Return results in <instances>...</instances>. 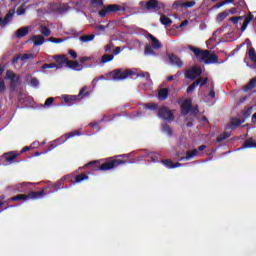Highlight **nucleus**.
<instances>
[{
    "label": "nucleus",
    "instance_id": "obj_1",
    "mask_svg": "<svg viewBox=\"0 0 256 256\" xmlns=\"http://www.w3.org/2000/svg\"><path fill=\"white\" fill-rule=\"evenodd\" d=\"M133 75L141 78L140 87L143 89V91H151V89H153V81L151 80L149 72H140L136 74L135 70L133 69H116L108 73L107 77L110 79V81H125L127 77H131Z\"/></svg>",
    "mask_w": 256,
    "mask_h": 256
},
{
    "label": "nucleus",
    "instance_id": "obj_2",
    "mask_svg": "<svg viewBox=\"0 0 256 256\" xmlns=\"http://www.w3.org/2000/svg\"><path fill=\"white\" fill-rule=\"evenodd\" d=\"M135 153H137V152H131L128 154L114 156L113 158H110L109 161H107L104 164H102L101 166H99L96 169V171H111V170L119 167V165H125L128 162L125 160H119V158L130 159V157H133V155H135Z\"/></svg>",
    "mask_w": 256,
    "mask_h": 256
},
{
    "label": "nucleus",
    "instance_id": "obj_3",
    "mask_svg": "<svg viewBox=\"0 0 256 256\" xmlns=\"http://www.w3.org/2000/svg\"><path fill=\"white\" fill-rule=\"evenodd\" d=\"M129 6L127 4H123L122 6L119 4H109L106 6H103L102 10L98 12L99 17H107L108 15H111L113 13H117L118 11H128Z\"/></svg>",
    "mask_w": 256,
    "mask_h": 256
},
{
    "label": "nucleus",
    "instance_id": "obj_4",
    "mask_svg": "<svg viewBox=\"0 0 256 256\" xmlns=\"http://www.w3.org/2000/svg\"><path fill=\"white\" fill-rule=\"evenodd\" d=\"M47 193L45 191L40 192H30L28 195L25 194H19L17 196H14L9 199V201H29V199L37 200V199H43Z\"/></svg>",
    "mask_w": 256,
    "mask_h": 256
},
{
    "label": "nucleus",
    "instance_id": "obj_5",
    "mask_svg": "<svg viewBox=\"0 0 256 256\" xmlns=\"http://www.w3.org/2000/svg\"><path fill=\"white\" fill-rule=\"evenodd\" d=\"M88 95H90V92L87 91V87L85 86L80 90L78 95H62V99L65 101V103L73 105V102L81 101V99L88 97Z\"/></svg>",
    "mask_w": 256,
    "mask_h": 256
},
{
    "label": "nucleus",
    "instance_id": "obj_6",
    "mask_svg": "<svg viewBox=\"0 0 256 256\" xmlns=\"http://www.w3.org/2000/svg\"><path fill=\"white\" fill-rule=\"evenodd\" d=\"M188 49L194 53L195 57L200 61L201 63H206L207 57H209V51L208 50H201L199 48H196L194 46H188Z\"/></svg>",
    "mask_w": 256,
    "mask_h": 256
},
{
    "label": "nucleus",
    "instance_id": "obj_7",
    "mask_svg": "<svg viewBox=\"0 0 256 256\" xmlns=\"http://www.w3.org/2000/svg\"><path fill=\"white\" fill-rule=\"evenodd\" d=\"M69 11V7L67 5H59V4H50L48 5V9L45 10V13H58L59 15H63Z\"/></svg>",
    "mask_w": 256,
    "mask_h": 256
},
{
    "label": "nucleus",
    "instance_id": "obj_8",
    "mask_svg": "<svg viewBox=\"0 0 256 256\" xmlns=\"http://www.w3.org/2000/svg\"><path fill=\"white\" fill-rule=\"evenodd\" d=\"M17 152H8L4 154L3 156H0V165H11L12 163H15V159H17Z\"/></svg>",
    "mask_w": 256,
    "mask_h": 256
},
{
    "label": "nucleus",
    "instance_id": "obj_9",
    "mask_svg": "<svg viewBox=\"0 0 256 256\" xmlns=\"http://www.w3.org/2000/svg\"><path fill=\"white\" fill-rule=\"evenodd\" d=\"M81 135H83V133H81V131H79V130L72 131V132L62 135L60 138L54 140V143H56L57 145H63V143H66V141L68 139H73V137H81Z\"/></svg>",
    "mask_w": 256,
    "mask_h": 256
},
{
    "label": "nucleus",
    "instance_id": "obj_10",
    "mask_svg": "<svg viewBox=\"0 0 256 256\" xmlns=\"http://www.w3.org/2000/svg\"><path fill=\"white\" fill-rule=\"evenodd\" d=\"M158 117L163 119V121H174L175 116H173V112L169 110L167 107H162L158 111Z\"/></svg>",
    "mask_w": 256,
    "mask_h": 256
},
{
    "label": "nucleus",
    "instance_id": "obj_11",
    "mask_svg": "<svg viewBox=\"0 0 256 256\" xmlns=\"http://www.w3.org/2000/svg\"><path fill=\"white\" fill-rule=\"evenodd\" d=\"M139 5L145 11H155V9H159V1L157 0L141 1Z\"/></svg>",
    "mask_w": 256,
    "mask_h": 256
},
{
    "label": "nucleus",
    "instance_id": "obj_12",
    "mask_svg": "<svg viewBox=\"0 0 256 256\" xmlns=\"http://www.w3.org/2000/svg\"><path fill=\"white\" fill-rule=\"evenodd\" d=\"M205 149H207V146L201 145L198 147V150L193 149L192 151H188L186 153V157H181L179 159V161H191V159H193V157H197V155H199V151H205Z\"/></svg>",
    "mask_w": 256,
    "mask_h": 256
},
{
    "label": "nucleus",
    "instance_id": "obj_13",
    "mask_svg": "<svg viewBox=\"0 0 256 256\" xmlns=\"http://www.w3.org/2000/svg\"><path fill=\"white\" fill-rule=\"evenodd\" d=\"M51 59H54L56 61V69H63V67H67V63L69 59L65 55H54L51 56Z\"/></svg>",
    "mask_w": 256,
    "mask_h": 256
},
{
    "label": "nucleus",
    "instance_id": "obj_14",
    "mask_svg": "<svg viewBox=\"0 0 256 256\" xmlns=\"http://www.w3.org/2000/svg\"><path fill=\"white\" fill-rule=\"evenodd\" d=\"M203 73V70L199 66H194L192 69L186 71L185 76L187 79H197Z\"/></svg>",
    "mask_w": 256,
    "mask_h": 256
},
{
    "label": "nucleus",
    "instance_id": "obj_15",
    "mask_svg": "<svg viewBox=\"0 0 256 256\" xmlns=\"http://www.w3.org/2000/svg\"><path fill=\"white\" fill-rule=\"evenodd\" d=\"M68 179H71V176L67 175L62 177L58 182H56L54 185L51 186L52 189H54L53 191H51L50 193H57V191H59V189H69V187H61Z\"/></svg>",
    "mask_w": 256,
    "mask_h": 256
},
{
    "label": "nucleus",
    "instance_id": "obj_16",
    "mask_svg": "<svg viewBox=\"0 0 256 256\" xmlns=\"http://www.w3.org/2000/svg\"><path fill=\"white\" fill-rule=\"evenodd\" d=\"M193 111V101L191 99L185 100L181 105L182 115H189Z\"/></svg>",
    "mask_w": 256,
    "mask_h": 256
},
{
    "label": "nucleus",
    "instance_id": "obj_17",
    "mask_svg": "<svg viewBox=\"0 0 256 256\" xmlns=\"http://www.w3.org/2000/svg\"><path fill=\"white\" fill-rule=\"evenodd\" d=\"M207 78H200L197 81H195L194 83H192L188 88H187V93H193V91H195V89H197V87H203V85H207Z\"/></svg>",
    "mask_w": 256,
    "mask_h": 256
},
{
    "label": "nucleus",
    "instance_id": "obj_18",
    "mask_svg": "<svg viewBox=\"0 0 256 256\" xmlns=\"http://www.w3.org/2000/svg\"><path fill=\"white\" fill-rule=\"evenodd\" d=\"M13 17H15V9H10L4 19H2L1 28L3 29L4 27H7V25L13 21Z\"/></svg>",
    "mask_w": 256,
    "mask_h": 256
},
{
    "label": "nucleus",
    "instance_id": "obj_19",
    "mask_svg": "<svg viewBox=\"0 0 256 256\" xmlns=\"http://www.w3.org/2000/svg\"><path fill=\"white\" fill-rule=\"evenodd\" d=\"M31 29H33V25L22 27L15 32V37L17 39H21V38L25 37L26 35H28L29 31H31Z\"/></svg>",
    "mask_w": 256,
    "mask_h": 256
},
{
    "label": "nucleus",
    "instance_id": "obj_20",
    "mask_svg": "<svg viewBox=\"0 0 256 256\" xmlns=\"http://www.w3.org/2000/svg\"><path fill=\"white\" fill-rule=\"evenodd\" d=\"M204 101L209 107L215 105V90L210 89L208 94L204 97Z\"/></svg>",
    "mask_w": 256,
    "mask_h": 256
},
{
    "label": "nucleus",
    "instance_id": "obj_21",
    "mask_svg": "<svg viewBox=\"0 0 256 256\" xmlns=\"http://www.w3.org/2000/svg\"><path fill=\"white\" fill-rule=\"evenodd\" d=\"M242 149H256V141L253 138L247 139L244 144L237 149V151H242Z\"/></svg>",
    "mask_w": 256,
    "mask_h": 256
},
{
    "label": "nucleus",
    "instance_id": "obj_22",
    "mask_svg": "<svg viewBox=\"0 0 256 256\" xmlns=\"http://www.w3.org/2000/svg\"><path fill=\"white\" fill-rule=\"evenodd\" d=\"M147 39H150L151 41L150 45L151 47H153L154 50L161 49L162 45L159 39H157L155 36H153L152 34H148Z\"/></svg>",
    "mask_w": 256,
    "mask_h": 256
},
{
    "label": "nucleus",
    "instance_id": "obj_23",
    "mask_svg": "<svg viewBox=\"0 0 256 256\" xmlns=\"http://www.w3.org/2000/svg\"><path fill=\"white\" fill-rule=\"evenodd\" d=\"M169 63L172 64L174 67H183V61L179 59V57L175 56L174 54L168 55Z\"/></svg>",
    "mask_w": 256,
    "mask_h": 256
},
{
    "label": "nucleus",
    "instance_id": "obj_24",
    "mask_svg": "<svg viewBox=\"0 0 256 256\" xmlns=\"http://www.w3.org/2000/svg\"><path fill=\"white\" fill-rule=\"evenodd\" d=\"M66 67H68V69H72L73 71H83V66H81V64H79L77 61L68 60Z\"/></svg>",
    "mask_w": 256,
    "mask_h": 256
},
{
    "label": "nucleus",
    "instance_id": "obj_25",
    "mask_svg": "<svg viewBox=\"0 0 256 256\" xmlns=\"http://www.w3.org/2000/svg\"><path fill=\"white\" fill-rule=\"evenodd\" d=\"M30 41H32L36 47H39L43 45V43H45V38L43 37V35H33L30 38Z\"/></svg>",
    "mask_w": 256,
    "mask_h": 256
},
{
    "label": "nucleus",
    "instance_id": "obj_26",
    "mask_svg": "<svg viewBox=\"0 0 256 256\" xmlns=\"http://www.w3.org/2000/svg\"><path fill=\"white\" fill-rule=\"evenodd\" d=\"M5 79H9L10 81H12V83H14V85H17V83H19V76H16L15 72L11 70L6 71Z\"/></svg>",
    "mask_w": 256,
    "mask_h": 256
},
{
    "label": "nucleus",
    "instance_id": "obj_27",
    "mask_svg": "<svg viewBox=\"0 0 256 256\" xmlns=\"http://www.w3.org/2000/svg\"><path fill=\"white\" fill-rule=\"evenodd\" d=\"M254 19V16L253 14L249 13L245 19H244V22L242 24V27L240 29V31L243 33L247 30V27H249V23H251V21Z\"/></svg>",
    "mask_w": 256,
    "mask_h": 256
},
{
    "label": "nucleus",
    "instance_id": "obj_28",
    "mask_svg": "<svg viewBox=\"0 0 256 256\" xmlns=\"http://www.w3.org/2000/svg\"><path fill=\"white\" fill-rule=\"evenodd\" d=\"M146 155L149 157L151 163H159V153L146 150Z\"/></svg>",
    "mask_w": 256,
    "mask_h": 256
},
{
    "label": "nucleus",
    "instance_id": "obj_29",
    "mask_svg": "<svg viewBox=\"0 0 256 256\" xmlns=\"http://www.w3.org/2000/svg\"><path fill=\"white\" fill-rule=\"evenodd\" d=\"M162 163L167 167V169H177V167H183V164L179 162L173 163V161L170 160H163Z\"/></svg>",
    "mask_w": 256,
    "mask_h": 256
},
{
    "label": "nucleus",
    "instance_id": "obj_30",
    "mask_svg": "<svg viewBox=\"0 0 256 256\" xmlns=\"http://www.w3.org/2000/svg\"><path fill=\"white\" fill-rule=\"evenodd\" d=\"M144 55L146 57H157V53H155V48L151 46V44L145 46Z\"/></svg>",
    "mask_w": 256,
    "mask_h": 256
},
{
    "label": "nucleus",
    "instance_id": "obj_31",
    "mask_svg": "<svg viewBox=\"0 0 256 256\" xmlns=\"http://www.w3.org/2000/svg\"><path fill=\"white\" fill-rule=\"evenodd\" d=\"M215 63H219L217 55L208 52V57L206 58L205 65H211Z\"/></svg>",
    "mask_w": 256,
    "mask_h": 256
},
{
    "label": "nucleus",
    "instance_id": "obj_32",
    "mask_svg": "<svg viewBox=\"0 0 256 256\" xmlns=\"http://www.w3.org/2000/svg\"><path fill=\"white\" fill-rule=\"evenodd\" d=\"M244 121L245 119L232 118L231 123L229 125V129H235L236 127H239V125H242Z\"/></svg>",
    "mask_w": 256,
    "mask_h": 256
},
{
    "label": "nucleus",
    "instance_id": "obj_33",
    "mask_svg": "<svg viewBox=\"0 0 256 256\" xmlns=\"http://www.w3.org/2000/svg\"><path fill=\"white\" fill-rule=\"evenodd\" d=\"M167 97H169V89L163 88V89L159 90V92H158L159 101H165V99H167Z\"/></svg>",
    "mask_w": 256,
    "mask_h": 256
},
{
    "label": "nucleus",
    "instance_id": "obj_34",
    "mask_svg": "<svg viewBox=\"0 0 256 256\" xmlns=\"http://www.w3.org/2000/svg\"><path fill=\"white\" fill-rule=\"evenodd\" d=\"M142 109H144V111H157L159 106L156 103L143 104Z\"/></svg>",
    "mask_w": 256,
    "mask_h": 256
},
{
    "label": "nucleus",
    "instance_id": "obj_35",
    "mask_svg": "<svg viewBox=\"0 0 256 256\" xmlns=\"http://www.w3.org/2000/svg\"><path fill=\"white\" fill-rule=\"evenodd\" d=\"M256 88V77L251 79L247 85L244 86L243 91H251Z\"/></svg>",
    "mask_w": 256,
    "mask_h": 256
},
{
    "label": "nucleus",
    "instance_id": "obj_36",
    "mask_svg": "<svg viewBox=\"0 0 256 256\" xmlns=\"http://www.w3.org/2000/svg\"><path fill=\"white\" fill-rule=\"evenodd\" d=\"M103 121H113V118L110 116V118H107V116H104L102 118V120H100L99 122H93V123H90V127H94V129H98L99 131V123H103Z\"/></svg>",
    "mask_w": 256,
    "mask_h": 256
},
{
    "label": "nucleus",
    "instance_id": "obj_37",
    "mask_svg": "<svg viewBox=\"0 0 256 256\" xmlns=\"http://www.w3.org/2000/svg\"><path fill=\"white\" fill-rule=\"evenodd\" d=\"M160 23L162 25H164L165 27H169L171 25V23H173V21L171 20V18L165 16V15H162L160 17Z\"/></svg>",
    "mask_w": 256,
    "mask_h": 256
},
{
    "label": "nucleus",
    "instance_id": "obj_38",
    "mask_svg": "<svg viewBox=\"0 0 256 256\" xmlns=\"http://www.w3.org/2000/svg\"><path fill=\"white\" fill-rule=\"evenodd\" d=\"M89 179V176L85 174H80L76 176V180L72 182V185H77V183H83V181H87Z\"/></svg>",
    "mask_w": 256,
    "mask_h": 256
},
{
    "label": "nucleus",
    "instance_id": "obj_39",
    "mask_svg": "<svg viewBox=\"0 0 256 256\" xmlns=\"http://www.w3.org/2000/svg\"><path fill=\"white\" fill-rule=\"evenodd\" d=\"M114 58H115V55H113V54H105L102 56L100 63H102V64L109 63V62L113 61Z\"/></svg>",
    "mask_w": 256,
    "mask_h": 256
},
{
    "label": "nucleus",
    "instance_id": "obj_40",
    "mask_svg": "<svg viewBox=\"0 0 256 256\" xmlns=\"http://www.w3.org/2000/svg\"><path fill=\"white\" fill-rule=\"evenodd\" d=\"M145 157H147V150H144V153L138 157H136L134 160L132 161H128L129 164H133V163H141V161H145Z\"/></svg>",
    "mask_w": 256,
    "mask_h": 256
},
{
    "label": "nucleus",
    "instance_id": "obj_41",
    "mask_svg": "<svg viewBox=\"0 0 256 256\" xmlns=\"http://www.w3.org/2000/svg\"><path fill=\"white\" fill-rule=\"evenodd\" d=\"M93 39H95L94 34L79 37V41H81L82 43H90V41H93Z\"/></svg>",
    "mask_w": 256,
    "mask_h": 256
},
{
    "label": "nucleus",
    "instance_id": "obj_42",
    "mask_svg": "<svg viewBox=\"0 0 256 256\" xmlns=\"http://www.w3.org/2000/svg\"><path fill=\"white\" fill-rule=\"evenodd\" d=\"M227 17H229V12H227V10H226L217 15L216 21H217V23H221V21H225V19H227Z\"/></svg>",
    "mask_w": 256,
    "mask_h": 256
},
{
    "label": "nucleus",
    "instance_id": "obj_43",
    "mask_svg": "<svg viewBox=\"0 0 256 256\" xmlns=\"http://www.w3.org/2000/svg\"><path fill=\"white\" fill-rule=\"evenodd\" d=\"M28 83L30 85V87H33L34 89H37V87H39V80L35 77H29L28 78Z\"/></svg>",
    "mask_w": 256,
    "mask_h": 256
},
{
    "label": "nucleus",
    "instance_id": "obj_44",
    "mask_svg": "<svg viewBox=\"0 0 256 256\" xmlns=\"http://www.w3.org/2000/svg\"><path fill=\"white\" fill-rule=\"evenodd\" d=\"M162 132L165 135H168V137H171V135H173V129H171L170 126L167 124H162Z\"/></svg>",
    "mask_w": 256,
    "mask_h": 256
},
{
    "label": "nucleus",
    "instance_id": "obj_45",
    "mask_svg": "<svg viewBox=\"0 0 256 256\" xmlns=\"http://www.w3.org/2000/svg\"><path fill=\"white\" fill-rule=\"evenodd\" d=\"M41 33L44 37H49L51 35V30L45 26V25H40Z\"/></svg>",
    "mask_w": 256,
    "mask_h": 256
},
{
    "label": "nucleus",
    "instance_id": "obj_46",
    "mask_svg": "<svg viewBox=\"0 0 256 256\" xmlns=\"http://www.w3.org/2000/svg\"><path fill=\"white\" fill-rule=\"evenodd\" d=\"M229 137H231V134H229V132H225L217 137L216 142L221 143L222 141H225V139H229Z\"/></svg>",
    "mask_w": 256,
    "mask_h": 256
},
{
    "label": "nucleus",
    "instance_id": "obj_47",
    "mask_svg": "<svg viewBox=\"0 0 256 256\" xmlns=\"http://www.w3.org/2000/svg\"><path fill=\"white\" fill-rule=\"evenodd\" d=\"M27 187V183H22L16 186L15 191L17 193H25V188Z\"/></svg>",
    "mask_w": 256,
    "mask_h": 256
},
{
    "label": "nucleus",
    "instance_id": "obj_48",
    "mask_svg": "<svg viewBox=\"0 0 256 256\" xmlns=\"http://www.w3.org/2000/svg\"><path fill=\"white\" fill-rule=\"evenodd\" d=\"M251 113H253V107H249L246 110H244L242 112V117H244V119H248V117H251Z\"/></svg>",
    "mask_w": 256,
    "mask_h": 256
},
{
    "label": "nucleus",
    "instance_id": "obj_49",
    "mask_svg": "<svg viewBox=\"0 0 256 256\" xmlns=\"http://www.w3.org/2000/svg\"><path fill=\"white\" fill-rule=\"evenodd\" d=\"M179 7H181L182 9H184L185 7V2L183 0H178V1H175L174 4H173V8L174 9H179Z\"/></svg>",
    "mask_w": 256,
    "mask_h": 256
},
{
    "label": "nucleus",
    "instance_id": "obj_50",
    "mask_svg": "<svg viewBox=\"0 0 256 256\" xmlns=\"http://www.w3.org/2000/svg\"><path fill=\"white\" fill-rule=\"evenodd\" d=\"M248 56L250 57V60L253 61V63H256V53L253 48L249 50Z\"/></svg>",
    "mask_w": 256,
    "mask_h": 256
},
{
    "label": "nucleus",
    "instance_id": "obj_51",
    "mask_svg": "<svg viewBox=\"0 0 256 256\" xmlns=\"http://www.w3.org/2000/svg\"><path fill=\"white\" fill-rule=\"evenodd\" d=\"M47 41H48L49 43H56V44H59V43H63L65 40H64V39H61V38L50 37Z\"/></svg>",
    "mask_w": 256,
    "mask_h": 256
},
{
    "label": "nucleus",
    "instance_id": "obj_52",
    "mask_svg": "<svg viewBox=\"0 0 256 256\" xmlns=\"http://www.w3.org/2000/svg\"><path fill=\"white\" fill-rule=\"evenodd\" d=\"M54 101H55V98H53V97L47 98L45 103H44V107L49 108L50 106L53 105Z\"/></svg>",
    "mask_w": 256,
    "mask_h": 256
},
{
    "label": "nucleus",
    "instance_id": "obj_53",
    "mask_svg": "<svg viewBox=\"0 0 256 256\" xmlns=\"http://www.w3.org/2000/svg\"><path fill=\"white\" fill-rule=\"evenodd\" d=\"M56 147H59V144H57V142L53 141L50 144V147L44 151V153H49L51 151H53V149H56Z\"/></svg>",
    "mask_w": 256,
    "mask_h": 256
},
{
    "label": "nucleus",
    "instance_id": "obj_54",
    "mask_svg": "<svg viewBox=\"0 0 256 256\" xmlns=\"http://www.w3.org/2000/svg\"><path fill=\"white\" fill-rule=\"evenodd\" d=\"M141 117H145V110H141L133 114L134 119H139Z\"/></svg>",
    "mask_w": 256,
    "mask_h": 256
},
{
    "label": "nucleus",
    "instance_id": "obj_55",
    "mask_svg": "<svg viewBox=\"0 0 256 256\" xmlns=\"http://www.w3.org/2000/svg\"><path fill=\"white\" fill-rule=\"evenodd\" d=\"M20 61H27V59H33V54H19Z\"/></svg>",
    "mask_w": 256,
    "mask_h": 256
},
{
    "label": "nucleus",
    "instance_id": "obj_56",
    "mask_svg": "<svg viewBox=\"0 0 256 256\" xmlns=\"http://www.w3.org/2000/svg\"><path fill=\"white\" fill-rule=\"evenodd\" d=\"M42 69H57L56 63L44 64L42 65Z\"/></svg>",
    "mask_w": 256,
    "mask_h": 256
},
{
    "label": "nucleus",
    "instance_id": "obj_57",
    "mask_svg": "<svg viewBox=\"0 0 256 256\" xmlns=\"http://www.w3.org/2000/svg\"><path fill=\"white\" fill-rule=\"evenodd\" d=\"M196 2L190 1V2H184V9H191V7H195Z\"/></svg>",
    "mask_w": 256,
    "mask_h": 256
},
{
    "label": "nucleus",
    "instance_id": "obj_58",
    "mask_svg": "<svg viewBox=\"0 0 256 256\" xmlns=\"http://www.w3.org/2000/svg\"><path fill=\"white\" fill-rule=\"evenodd\" d=\"M91 5L94 7H101L103 5V0H92Z\"/></svg>",
    "mask_w": 256,
    "mask_h": 256
},
{
    "label": "nucleus",
    "instance_id": "obj_59",
    "mask_svg": "<svg viewBox=\"0 0 256 256\" xmlns=\"http://www.w3.org/2000/svg\"><path fill=\"white\" fill-rule=\"evenodd\" d=\"M243 19V16H238V17H231L230 21L232 23H234V25H237V23H239V21H241Z\"/></svg>",
    "mask_w": 256,
    "mask_h": 256
},
{
    "label": "nucleus",
    "instance_id": "obj_60",
    "mask_svg": "<svg viewBox=\"0 0 256 256\" xmlns=\"http://www.w3.org/2000/svg\"><path fill=\"white\" fill-rule=\"evenodd\" d=\"M16 14L21 16V15H25V6H20L17 11Z\"/></svg>",
    "mask_w": 256,
    "mask_h": 256
},
{
    "label": "nucleus",
    "instance_id": "obj_61",
    "mask_svg": "<svg viewBox=\"0 0 256 256\" xmlns=\"http://www.w3.org/2000/svg\"><path fill=\"white\" fill-rule=\"evenodd\" d=\"M5 91V81L0 78V93H4Z\"/></svg>",
    "mask_w": 256,
    "mask_h": 256
},
{
    "label": "nucleus",
    "instance_id": "obj_62",
    "mask_svg": "<svg viewBox=\"0 0 256 256\" xmlns=\"http://www.w3.org/2000/svg\"><path fill=\"white\" fill-rule=\"evenodd\" d=\"M113 49V44H107L105 46L106 53H111V50Z\"/></svg>",
    "mask_w": 256,
    "mask_h": 256
},
{
    "label": "nucleus",
    "instance_id": "obj_63",
    "mask_svg": "<svg viewBox=\"0 0 256 256\" xmlns=\"http://www.w3.org/2000/svg\"><path fill=\"white\" fill-rule=\"evenodd\" d=\"M31 149H38L39 147V141H34L31 145H30Z\"/></svg>",
    "mask_w": 256,
    "mask_h": 256
},
{
    "label": "nucleus",
    "instance_id": "obj_64",
    "mask_svg": "<svg viewBox=\"0 0 256 256\" xmlns=\"http://www.w3.org/2000/svg\"><path fill=\"white\" fill-rule=\"evenodd\" d=\"M107 27H109V26L98 25V26H96V29H97V31H105V29H107Z\"/></svg>",
    "mask_w": 256,
    "mask_h": 256
}]
</instances>
